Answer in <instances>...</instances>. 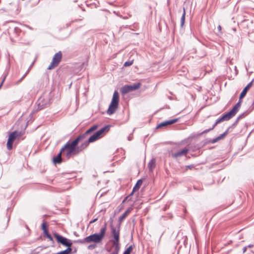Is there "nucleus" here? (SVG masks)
<instances>
[{"mask_svg": "<svg viewBox=\"0 0 254 254\" xmlns=\"http://www.w3.org/2000/svg\"><path fill=\"white\" fill-rule=\"evenodd\" d=\"M133 63V61L126 62L124 64V66H128L131 65Z\"/></svg>", "mask_w": 254, "mask_h": 254, "instance_id": "obj_25", "label": "nucleus"}, {"mask_svg": "<svg viewBox=\"0 0 254 254\" xmlns=\"http://www.w3.org/2000/svg\"><path fill=\"white\" fill-rule=\"evenodd\" d=\"M155 167V160L152 159L148 163V167L150 171H152Z\"/></svg>", "mask_w": 254, "mask_h": 254, "instance_id": "obj_16", "label": "nucleus"}, {"mask_svg": "<svg viewBox=\"0 0 254 254\" xmlns=\"http://www.w3.org/2000/svg\"><path fill=\"white\" fill-rule=\"evenodd\" d=\"M54 236L58 242L68 247L71 246V243L66 238H65L56 233L54 234Z\"/></svg>", "mask_w": 254, "mask_h": 254, "instance_id": "obj_10", "label": "nucleus"}, {"mask_svg": "<svg viewBox=\"0 0 254 254\" xmlns=\"http://www.w3.org/2000/svg\"><path fill=\"white\" fill-rule=\"evenodd\" d=\"M42 229L44 231V234H47L48 232L47 229V224L46 223H43L42 225Z\"/></svg>", "mask_w": 254, "mask_h": 254, "instance_id": "obj_23", "label": "nucleus"}, {"mask_svg": "<svg viewBox=\"0 0 254 254\" xmlns=\"http://www.w3.org/2000/svg\"><path fill=\"white\" fill-rule=\"evenodd\" d=\"M97 220V219H95L93 221H91L90 223H93V222H95Z\"/></svg>", "mask_w": 254, "mask_h": 254, "instance_id": "obj_33", "label": "nucleus"}, {"mask_svg": "<svg viewBox=\"0 0 254 254\" xmlns=\"http://www.w3.org/2000/svg\"><path fill=\"white\" fill-rule=\"evenodd\" d=\"M77 1V0H74V2H76Z\"/></svg>", "mask_w": 254, "mask_h": 254, "instance_id": "obj_38", "label": "nucleus"}, {"mask_svg": "<svg viewBox=\"0 0 254 254\" xmlns=\"http://www.w3.org/2000/svg\"><path fill=\"white\" fill-rule=\"evenodd\" d=\"M131 210V208H129L127 210H126L125 213L120 217L119 220L120 222H122L130 213Z\"/></svg>", "mask_w": 254, "mask_h": 254, "instance_id": "obj_15", "label": "nucleus"}, {"mask_svg": "<svg viewBox=\"0 0 254 254\" xmlns=\"http://www.w3.org/2000/svg\"><path fill=\"white\" fill-rule=\"evenodd\" d=\"M142 184V180H138L136 185H135V186L134 187L133 189V191H135L137 190H139V189L140 188V186H141Z\"/></svg>", "mask_w": 254, "mask_h": 254, "instance_id": "obj_17", "label": "nucleus"}, {"mask_svg": "<svg viewBox=\"0 0 254 254\" xmlns=\"http://www.w3.org/2000/svg\"><path fill=\"white\" fill-rule=\"evenodd\" d=\"M62 58L61 52L57 53L53 58L52 61L51 63L47 69L49 70L53 69L57 67L60 64Z\"/></svg>", "mask_w": 254, "mask_h": 254, "instance_id": "obj_5", "label": "nucleus"}, {"mask_svg": "<svg viewBox=\"0 0 254 254\" xmlns=\"http://www.w3.org/2000/svg\"><path fill=\"white\" fill-rule=\"evenodd\" d=\"M253 247V245H249V246L247 247V248H248H248H252Z\"/></svg>", "mask_w": 254, "mask_h": 254, "instance_id": "obj_34", "label": "nucleus"}, {"mask_svg": "<svg viewBox=\"0 0 254 254\" xmlns=\"http://www.w3.org/2000/svg\"><path fill=\"white\" fill-rule=\"evenodd\" d=\"M218 29L220 30L221 29V27L220 25H219L218 27Z\"/></svg>", "mask_w": 254, "mask_h": 254, "instance_id": "obj_35", "label": "nucleus"}, {"mask_svg": "<svg viewBox=\"0 0 254 254\" xmlns=\"http://www.w3.org/2000/svg\"><path fill=\"white\" fill-rule=\"evenodd\" d=\"M109 129V127L107 126L104 127H103L98 131H97L95 133L92 135L88 139L89 142H93L100 138H101L103 135L104 132L106 130H108Z\"/></svg>", "mask_w": 254, "mask_h": 254, "instance_id": "obj_7", "label": "nucleus"}, {"mask_svg": "<svg viewBox=\"0 0 254 254\" xmlns=\"http://www.w3.org/2000/svg\"><path fill=\"white\" fill-rule=\"evenodd\" d=\"M119 102V94L117 91H115L113 94L111 102L107 110V114L109 115L113 114L118 108Z\"/></svg>", "mask_w": 254, "mask_h": 254, "instance_id": "obj_4", "label": "nucleus"}, {"mask_svg": "<svg viewBox=\"0 0 254 254\" xmlns=\"http://www.w3.org/2000/svg\"><path fill=\"white\" fill-rule=\"evenodd\" d=\"M112 233L114 238V240L113 241L114 245L116 247V252H118L119 250V239H120V231L116 229L115 228H112Z\"/></svg>", "mask_w": 254, "mask_h": 254, "instance_id": "obj_8", "label": "nucleus"}, {"mask_svg": "<svg viewBox=\"0 0 254 254\" xmlns=\"http://www.w3.org/2000/svg\"><path fill=\"white\" fill-rule=\"evenodd\" d=\"M178 119H175L170 120H168V121H166L163 122L161 123L160 124H159L157 126V127L159 128V127H165V126H168V125H172V124H173L174 123H176L177 122H178Z\"/></svg>", "mask_w": 254, "mask_h": 254, "instance_id": "obj_12", "label": "nucleus"}, {"mask_svg": "<svg viewBox=\"0 0 254 254\" xmlns=\"http://www.w3.org/2000/svg\"><path fill=\"white\" fill-rule=\"evenodd\" d=\"M18 135L19 134L17 131H13L10 134L7 142V148L8 150L12 149L13 142Z\"/></svg>", "mask_w": 254, "mask_h": 254, "instance_id": "obj_9", "label": "nucleus"}, {"mask_svg": "<svg viewBox=\"0 0 254 254\" xmlns=\"http://www.w3.org/2000/svg\"><path fill=\"white\" fill-rule=\"evenodd\" d=\"M189 149L187 148H184L182 150L179 151L176 153H173L172 156L174 158H178L183 156L186 155L189 152Z\"/></svg>", "mask_w": 254, "mask_h": 254, "instance_id": "obj_11", "label": "nucleus"}, {"mask_svg": "<svg viewBox=\"0 0 254 254\" xmlns=\"http://www.w3.org/2000/svg\"><path fill=\"white\" fill-rule=\"evenodd\" d=\"M118 252H114L112 254H118Z\"/></svg>", "mask_w": 254, "mask_h": 254, "instance_id": "obj_36", "label": "nucleus"}, {"mask_svg": "<svg viewBox=\"0 0 254 254\" xmlns=\"http://www.w3.org/2000/svg\"><path fill=\"white\" fill-rule=\"evenodd\" d=\"M96 247V244H92V245H89L88 247V249L92 250V249H95Z\"/></svg>", "mask_w": 254, "mask_h": 254, "instance_id": "obj_26", "label": "nucleus"}, {"mask_svg": "<svg viewBox=\"0 0 254 254\" xmlns=\"http://www.w3.org/2000/svg\"><path fill=\"white\" fill-rule=\"evenodd\" d=\"M5 78H6V75L4 77V78H3V80H2V81L1 83V84H0V88H1V87L2 86V84H3V83L4 81V80H5Z\"/></svg>", "mask_w": 254, "mask_h": 254, "instance_id": "obj_30", "label": "nucleus"}, {"mask_svg": "<svg viewBox=\"0 0 254 254\" xmlns=\"http://www.w3.org/2000/svg\"><path fill=\"white\" fill-rule=\"evenodd\" d=\"M14 30L17 32L20 30V29L17 27L15 28Z\"/></svg>", "mask_w": 254, "mask_h": 254, "instance_id": "obj_32", "label": "nucleus"}, {"mask_svg": "<svg viewBox=\"0 0 254 254\" xmlns=\"http://www.w3.org/2000/svg\"><path fill=\"white\" fill-rule=\"evenodd\" d=\"M106 231V227L105 226L100 229V233H95L85 238L84 242L87 243H100L102 241L104 237H105Z\"/></svg>", "mask_w": 254, "mask_h": 254, "instance_id": "obj_3", "label": "nucleus"}, {"mask_svg": "<svg viewBox=\"0 0 254 254\" xmlns=\"http://www.w3.org/2000/svg\"><path fill=\"white\" fill-rule=\"evenodd\" d=\"M71 249L70 248H67L66 250L58 253L57 254H68L70 253Z\"/></svg>", "mask_w": 254, "mask_h": 254, "instance_id": "obj_20", "label": "nucleus"}, {"mask_svg": "<svg viewBox=\"0 0 254 254\" xmlns=\"http://www.w3.org/2000/svg\"><path fill=\"white\" fill-rule=\"evenodd\" d=\"M226 134H227V132H224V133L221 134L220 136H219L218 137H216V138L213 139V140L212 141V143L216 142L218 140L223 138L225 136V135Z\"/></svg>", "mask_w": 254, "mask_h": 254, "instance_id": "obj_18", "label": "nucleus"}, {"mask_svg": "<svg viewBox=\"0 0 254 254\" xmlns=\"http://www.w3.org/2000/svg\"><path fill=\"white\" fill-rule=\"evenodd\" d=\"M96 128H97V126H93L90 129H89L88 130L86 131V134L89 133L90 132L95 130L96 129Z\"/></svg>", "mask_w": 254, "mask_h": 254, "instance_id": "obj_24", "label": "nucleus"}, {"mask_svg": "<svg viewBox=\"0 0 254 254\" xmlns=\"http://www.w3.org/2000/svg\"><path fill=\"white\" fill-rule=\"evenodd\" d=\"M241 105V103L239 102L235 106L233 107V108L229 112L224 115L222 117H221L220 119H218L216 123L214 124V125L213 126L212 128L207 129L205 130H204L202 133H206L209 131L210 130L213 129L215 127L220 123L224 121H228L231 119L233 117H234L236 114L238 112Z\"/></svg>", "mask_w": 254, "mask_h": 254, "instance_id": "obj_2", "label": "nucleus"}, {"mask_svg": "<svg viewBox=\"0 0 254 254\" xmlns=\"http://www.w3.org/2000/svg\"><path fill=\"white\" fill-rule=\"evenodd\" d=\"M254 34V33H249V37L251 39V40L253 42H254V39H253Z\"/></svg>", "mask_w": 254, "mask_h": 254, "instance_id": "obj_27", "label": "nucleus"}, {"mask_svg": "<svg viewBox=\"0 0 254 254\" xmlns=\"http://www.w3.org/2000/svg\"><path fill=\"white\" fill-rule=\"evenodd\" d=\"M186 170L187 169H191L193 168H194V166L193 165H188L186 167Z\"/></svg>", "mask_w": 254, "mask_h": 254, "instance_id": "obj_29", "label": "nucleus"}, {"mask_svg": "<svg viewBox=\"0 0 254 254\" xmlns=\"http://www.w3.org/2000/svg\"><path fill=\"white\" fill-rule=\"evenodd\" d=\"M63 151L62 150L59 153V154L56 156V157L53 159V161L55 163H60L62 161L61 155Z\"/></svg>", "mask_w": 254, "mask_h": 254, "instance_id": "obj_14", "label": "nucleus"}, {"mask_svg": "<svg viewBox=\"0 0 254 254\" xmlns=\"http://www.w3.org/2000/svg\"><path fill=\"white\" fill-rule=\"evenodd\" d=\"M81 138V137L79 136L71 142L66 144L62 149L63 153L65 154L67 158L78 154L81 151V149H79L77 145Z\"/></svg>", "mask_w": 254, "mask_h": 254, "instance_id": "obj_1", "label": "nucleus"}, {"mask_svg": "<svg viewBox=\"0 0 254 254\" xmlns=\"http://www.w3.org/2000/svg\"><path fill=\"white\" fill-rule=\"evenodd\" d=\"M140 86V83H134L132 85H126L121 88V92L123 94H126L129 92L138 89Z\"/></svg>", "mask_w": 254, "mask_h": 254, "instance_id": "obj_6", "label": "nucleus"}, {"mask_svg": "<svg viewBox=\"0 0 254 254\" xmlns=\"http://www.w3.org/2000/svg\"><path fill=\"white\" fill-rule=\"evenodd\" d=\"M89 40H90V42H92V43H93V40H92V39H90Z\"/></svg>", "mask_w": 254, "mask_h": 254, "instance_id": "obj_37", "label": "nucleus"}, {"mask_svg": "<svg viewBox=\"0 0 254 254\" xmlns=\"http://www.w3.org/2000/svg\"><path fill=\"white\" fill-rule=\"evenodd\" d=\"M132 249L133 247L132 246H130L127 249V250L125 251L123 254H130Z\"/></svg>", "mask_w": 254, "mask_h": 254, "instance_id": "obj_21", "label": "nucleus"}, {"mask_svg": "<svg viewBox=\"0 0 254 254\" xmlns=\"http://www.w3.org/2000/svg\"><path fill=\"white\" fill-rule=\"evenodd\" d=\"M247 249V247H245L243 248V253H245Z\"/></svg>", "mask_w": 254, "mask_h": 254, "instance_id": "obj_31", "label": "nucleus"}, {"mask_svg": "<svg viewBox=\"0 0 254 254\" xmlns=\"http://www.w3.org/2000/svg\"><path fill=\"white\" fill-rule=\"evenodd\" d=\"M183 13L182 14V17L181 18V26L183 27L184 25L185 21V15H186V11L185 8H183Z\"/></svg>", "mask_w": 254, "mask_h": 254, "instance_id": "obj_19", "label": "nucleus"}, {"mask_svg": "<svg viewBox=\"0 0 254 254\" xmlns=\"http://www.w3.org/2000/svg\"><path fill=\"white\" fill-rule=\"evenodd\" d=\"M89 142H88V141H85V142H84L80 147H78L79 149H81V151L85 149L88 145V143Z\"/></svg>", "mask_w": 254, "mask_h": 254, "instance_id": "obj_22", "label": "nucleus"}, {"mask_svg": "<svg viewBox=\"0 0 254 254\" xmlns=\"http://www.w3.org/2000/svg\"><path fill=\"white\" fill-rule=\"evenodd\" d=\"M45 234V235H46V237H47V238H48L50 240H53L52 236H51L50 235H49V234H48V232H47V234Z\"/></svg>", "mask_w": 254, "mask_h": 254, "instance_id": "obj_28", "label": "nucleus"}, {"mask_svg": "<svg viewBox=\"0 0 254 254\" xmlns=\"http://www.w3.org/2000/svg\"><path fill=\"white\" fill-rule=\"evenodd\" d=\"M254 81V79L250 82L243 89L242 92H241L240 96V99H241L243 98L246 94H247V92L248 90L251 87V86L253 85V82Z\"/></svg>", "mask_w": 254, "mask_h": 254, "instance_id": "obj_13", "label": "nucleus"}]
</instances>
